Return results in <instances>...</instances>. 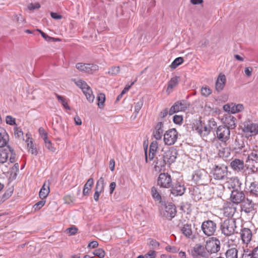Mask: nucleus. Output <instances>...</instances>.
Instances as JSON below:
<instances>
[{
    "label": "nucleus",
    "mask_w": 258,
    "mask_h": 258,
    "mask_svg": "<svg viewBox=\"0 0 258 258\" xmlns=\"http://www.w3.org/2000/svg\"><path fill=\"white\" fill-rule=\"evenodd\" d=\"M177 151L173 147L162 149L156 158L155 169L156 171L165 169L175 161Z\"/></svg>",
    "instance_id": "1"
},
{
    "label": "nucleus",
    "mask_w": 258,
    "mask_h": 258,
    "mask_svg": "<svg viewBox=\"0 0 258 258\" xmlns=\"http://www.w3.org/2000/svg\"><path fill=\"white\" fill-rule=\"evenodd\" d=\"M246 168L252 173H256L258 171V151L253 150L248 154L245 161Z\"/></svg>",
    "instance_id": "2"
},
{
    "label": "nucleus",
    "mask_w": 258,
    "mask_h": 258,
    "mask_svg": "<svg viewBox=\"0 0 258 258\" xmlns=\"http://www.w3.org/2000/svg\"><path fill=\"white\" fill-rule=\"evenodd\" d=\"M236 228V221L234 219L228 218L221 223L220 229L221 232L226 236L233 235Z\"/></svg>",
    "instance_id": "3"
},
{
    "label": "nucleus",
    "mask_w": 258,
    "mask_h": 258,
    "mask_svg": "<svg viewBox=\"0 0 258 258\" xmlns=\"http://www.w3.org/2000/svg\"><path fill=\"white\" fill-rule=\"evenodd\" d=\"M217 228V224L211 220L204 221L201 225L202 231L207 236L214 235L216 232Z\"/></svg>",
    "instance_id": "4"
},
{
    "label": "nucleus",
    "mask_w": 258,
    "mask_h": 258,
    "mask_svg": "<svg viewBox=\"0 0 258 258\" xmlns=\"http://www.w3.org/2000/svg\"><path fill=\"white\" fill-rule=\"evenodd\" d=\"M216 137L221 142L226 144L229 140L230 131L229 127L225 125L218 126L216 131Z\"/></svg>",
    "instance_id": "5"
},
{
    "label": "nucleus",
    "mask_w": 258,
    "mask_h": 258,
    "mask_svg": "<svg viewBox=\"0 0 258 258\" xmlns=\"http://www.w3.org/2000/svg\"><path fill=\"white\" fill-rule=\"evenodd\" d=\"M205 246L210 255L215 253L220 249V241L217 238L212 237L206 241Z\"/></svg>",
    "instance_id": "6"
},
{
    "label": "nucleus",
    "mask_w": 258,
    "mask_h": 258,
    "mask_svg": "<svg viewBox=\"0 0 258 258\" xmlns=\"http://www.w3.org/2000/svg\"><path fill=\"white\" fill-rule=\"evenodd\" d=\"M192 179L200 184H206L210 180L208 173L204 169H200L195 172L192 175Z\"/></svg>",
    "instance_id": "7"
},
{
    "label": "nucleus",
    "mask_w": 258,
    "mask_h": 258,
    "mask_svg": "<svg viewBox=\"0 0 258 258\" xmlns=\"http://www.w3.org/2000/svg\"><path fill=\"white\" fill-rule=\"evenodd\" d=\"M212 172L214 179L217 180L224 179L227 175V167L224 165H216Z\"/></svg>",
    "instance_id": "8"
},
{
    "label": "nucleus",
    "mask_w": 258,
    "mask_h": 258,
    "mask_svg": "<svg viewBox=\"0 0 258 258\" xmlns=\"http://www.w3.org/2000/svg\"><path fill=\"white\" fill-rule=\"evenodd\" d=\"M178 135L175 128L167 131L164 135V142L166 145H174L178 139Z\"/></svg>",
    "instance_id": "9"
},
{
    "label": "nucleus",
    "mask_w": 258,
    "mask_h": 258,
    "mask_svg": "<svg viewBox=\"0 0 258 258\" xmlns=\"http://www.w3.org/2000/svg\"><path fill=\"white\" fill-rule=\"evenodd\" d=\"M191 254L194 258H208L210 254L205 246L197 244L191 251Z\"/></svg>",
    "instance_id": "10"
},
{
    "label": "nucleus",
    "mask_w": 258,
    "mask_h": 258,
    "mask_svg": "<svg viewBox=\"0 0 258 258\" xmlns=\"http://www.w3.org/2000/svg\"><path fill=\"white\" fill-rule=\"evenodd\" d=\"M242 131L249 136L258 135V123L246 121L243 123Z\"/></svg>",
    "instance_id": "11"
},
{
    "label": "nucleus",
    "mask_w": 258,
    "mask_h": 258,
    "mask_svg": "<svg viewBox=\"0 0 258 258\" xmlns=\"http://www.w3.org/2000/svg\"><path fill=\"white\" fill-rule=\"evenodd\" d=\"M157 185L163 188H169L172 185V179L168 173H160L157 179Z\"/></svg>",
    "instance_id": "12"
},
{
    "label": "nucleus",
    "mask_w": 258,
    "mask_h": 258,
    "mask_svg": "<svg viewBox=\"0 0 258 258\" xmlns=\"http://www.w3.org/2000/svg\"><path fill=\"white\" fill-rule=\"evenodd\" d=\"M161 213L166 218L171 219L176 215V209L173 204L169 203L164 205V209L161 211Z\"/></svg>",
    "instance_id": "13"
},
{
    "label": "nucleus",
    "mask_w": 258,
    "mask_h": 258,
    "mask_svg": "<svg viewBox=\"0 0 258 258\" xmlns=\"http://www.w3.org/2000/svg\"><path fill=\"white\" fill-rule=\"evenodd\" d=\"M188 106V104L185 100L177 101L170 108L169 114L171 115L174 113L185 111Z\"/></svg>",
    "instance_id": "14"
},
{
    "label": "nucleus",
    "mask_w": 258,
    "mask_h": 258,
    "mask_svg": "<svg viewBox=\"0 0 258 258\" xmlns=\"http://www.w3.org/2000/svg\"><path fill=\"white\" fill-rule=\"evenodd\" d=\"M76 68L79 71L88 73H91L98 70V66L92 63H77Z\"/></svg>",
    "instance_id": "15"
},
{
    "label": "nucleus",
    "mask_w": 258,
    "mask_h": 258,
    "mask_svg": "<svg viewBox=\"0 0 258 258\" xmlns=\"http://www.w3.org/2000/svg\"><path fill=\"white\" fill-rule=\"evenodd\" d=\"M104 179L101 177L96 183L95 192L94 194V199L96 202L98 201L100 194L104 191Z\"/></svg>",
    "instance_id": "16"
},
{
    "label": "nucleus",
    "mask_w": 258,
    "mask_h": 258,
    "mask_svg": "<svg viewBox=\"0 0 258 258\" xmlns=\"http://www.w3.org/2000/svg\"><path fill=\"white\" fill-rule=\"evenodd\" d=\"M244 198L245 195L243 191H239L238 189H234L232 191L231 198L234 203H240L244 200Z\"/></svg>",
    "instance_id": "17"
},
{
    "label": "nucleus",
    "mask_w": 258,
    "mask_h": 258,
    "mask_svg": "<svg viewBox=\"0 0 258 258\" xmlns=\"http://www.w3.org/2000/svg\"><path fill=\"white\" fill-rule=\"evenodd\" d=\"M240 237L244 244H248L252 238V232L249 228H244L240 231Z\"/></svg>",
    "instance_id": "18"
},
{
    "label": "nucleus",
    "mask_w": 258,
    "mask_h": 258,
    "mask_svg": "<svg viewBox=\"0 0 258 258\" xmlns=\"http://www.w3.org/2000/svg\"><path fill=\"white\" fill-rule=\"evenodd\" d=\"M226 78L224 74H220L215 83V89L217 92L222 91L225 86Z\"/></svg>",
    "instance_id": "19"
},
{
    "label": "nucleus",
    "mask_w": 258,
    "mask_h": 258,
    "mask_svg": "<svg viewBox=\"0 0 258 258\" xmlns=\"http://www.w3.org/2000/svg\"><path fill=\"white\" fill-rule=\"evenodd\" d=\"M184 185L178 182L173 185L172 187L171 193L174 196H182L185 191Z\"/></svg>",
    "instance_id": "20"
},
{
    "label": "nucleus",
    "mask_w": 258,
    "mask_h": 258,
    "mask_svg": "<svg viewBox=\"0 0 258 258\" xmlns=\"http://www.w3.org/2000/svg\"><path fill=\"white\" fill-rule=\"evenodd\" d=\"M230 166L235 171L240 172L243 170L244 163L243 161L241 160L235 159L231 162Z\"/></svg>",
    "instance_id": "21"
},
{
    "label": "nucleus",
    "mask_w": 258,
    "mask_h": 258,
    "mask_svg": "<svg viewBox=\"0 0 258 258\" xmlns=\"http://www.w3.org/2000/svg\"><path fill=\"white\" fill-rule=\"evenodd\" d=\"M164 132V125L162 122H159L155 127L153 136L157 140L161 139Z\"/></svg>",
    "instance_id": "22"
},
{
    "label": "nucleus",
    "mask_w": 258,
    "mask_h": 258,
    "mask_svg": "<svg viewBox=\"0 0 258 258\" xmlns=\"http://www.w3.org/2000/svg\"><path fill=\"white\" fill-rule=\"evenodd\" d=\"M254 204L251 200L247 199L242 205V211L246 213H249L254 211Z\"/></svg>",
    "instance_id": "23"
},
{
    "label": "nucleus",
    "mask_w": 258,
    "mask_h": 258,
    "mask_svg": "<svg viewBox=\"0 0 258 258\" xmlns=\"http://www.w3.org/2000/svg\"><path fill=\"white\" fill-rule=\"evenodd\" d=\"M179 77H174L169 80L168 83V87L166 90L167 94H169L172 92L173 89L176 87L179 83Z\"/></svg>",
    "instance_id": "24"
},
{
    "label": "nucleus",
    "mask_w": 258,
    "mask_h": 258,
    "mask_svg": "<svg viewBox=\"0 0 258 258\" xmlns=\"http://www.w3.org/2000/svg\"><path fill=\"white\" fill-rule=\"evenodd\" d=\"M247 191L250 195L258 197V181L251 182L247 188Z\"/></svg>",
    "instance_id": "25"
},
{
    "label": "nucleus",
    "mask_w": 258,
    "mask_h": 258,
    "mask_svg": "<svg viewBox=\"0 0 258 258\" xmlns=\"http://www.w3.org/2000/svg\"><path fill=\"white\" fill-rule=\"evenodd\" d=\"M49 192V182L46 181L44 183L39 191V196L41 199H45L48 195Z\"/></svg>",
    "instance_id": "26"
},
{
    "label": "nucleus",
    "mask_w": 258,
    "mask_h": 258,
    "mask_svg": "<svg viewBox=\"0 0 258 258\" xmlns=\"http://www.w3.org/2000/svg\"><path fill=\"white\" fill-rule=\"evenodd\" d=\"M182 234L187 238H192L193 234L191 224H185L181 229Z\"/></svg>",
    "instance_id": "27"
},
{
    "label": "nucleus",
    "mask_w": 258,
    "mask_h": 258,
    "mask_svg": "<svg viewBox=\"0 0 258 258\" xmlns=\"http://www.w3.org/2000/svg\"><path fill=\"white\" fill-rule=\"evenodd\" d=\"M8 138V135L6 131L3 128H0V147H4L7 145Z\"/></svg>",
    "instance_id": "28"
},
{
    "label": "nucleus",
    "mask_w": 258,
    "mask_h": 258,
    "mask_svg": "<svg viewBox=\"0 0 258 258\" xmlns=\"http://www.w3.org/2000/svg\"><path fill=\"white\" fill-rule=\"evenodd\" d=\"M9 155L8 147L5 149H0V163L3 164L7 161Z\"/></svg>",
    "instance_id": "29"
},
{
    "label": "nucleus",
    "mask_w": 258,
    "mask_h": 258,
    "mask_svg": "<svg viewBox=\"0 0 258 258\" xmlns=\"http://www.w3.org/2000/svg\"><path fill=\"white\" fill-rule=\"evenodd\" d=\"M94 184V180L92 178H90L84 185L83 194L86 196L91 189V187Z\"/></svg>",
    "instance_id": "30"
},
{
    "label": "nucleus",
    "mask_w": 258,
    "mask_h": 258,
    "mask_svg": "<svg viewBox=\"0 0 258 258\" xmlns=\"http://www.w3.org/2000/svg\"><path fill=\"white\" fill-rule=\"evenodd\" d=\"M83 93L86 96L88 101L90 103H92L94 100L95 96L93 94V92L91 88L89 87L87 89L84 90Z\"/></svg>",
    "instance_id": "31"
},
{
    "label": "nucleus",
    "mask_w": 258,
    "mask_h": 258,
    "mask_svg": "<svg viewBox=\"0 0 258 258\" xmlns=\"http://www.w3.org/2000/svg\"><path fill=\"white\" fill-rule=\"evenodd\" d=\"M227 258H238V250L236 248L228 249L226 253Z\"/></svg>",
    "instance_id": "32"
},
{
    "label": "nucleus",
    "mask_w": 258,
    "mask_h": 258,
    "mask_svg": "<svg viewBox=\"0 0 258 258\" xmlns=\"http://www.w3.org/2000/svg\"><path fill=\"white\" fill-rule=\"evenodd\" d=\"M235 120L236 119L233 116H229L225 120V123L227 127L231 128H234L235 127Z\"/></svg>",
    "instance_id": "33"
},
{
    "label": "nucleus",
    "mask_w": 258,
    "mask_h": 258,
    "mask_svg": "<svg viewBox=\"0 0 258 258\" xmlns=\"http://www.w3.org/2000/svg\"><path fill=\"white\" fill-rule=\"evenodd\" d=\"M151 194L153 198L156 201L161 203V196L157 191L156 187L153 186L151 188Z\"/></svg>",
    "instance_id": "34"
},
{
    "label": "nucleus",
    "mask_w": 258,
    "mask_h": 258,
    "mask_svg": "<svg viewBox=\"0 0 258 258\" xmlns=\"http://www.w3.org/2000/svg\"><path fill=\"white\" fill-rule=\"evenodd\" d=\"M236 211V208L234 207H227L224 209V214L228 217H232Z\"/></svg>",
    "instance_id": "35"
},
{
    "label": "nucleus",
    "mask_w": 258,
    "mask_h": 258,
    "mask_svg": "<svg viewBox=\"0 0 258 258\" xmlns=\"http://www.w3.org/2000/svg\"><path fill=\"white\" fill-rule=\"evenodd\" d=\"M29 139H30V138H29V137H28V140L27 141V148H28V149L29 150V151L32 154H34L35 155H37V153H38L37 150L36 148L35 147H34L32 141L30 140L29 141ZM31 140H32V139H31Z\"/></svg>",
    "instance_id": "36"
},
{
    "label": "nucleus",
    "mask_w": 258,
    "mask_h": 258,
    "mask_svg": "<svg viewBox=\"0 0 258 258\" xmlns=\"http://www.w3.org/2000/svg\"><path fill=\"white\" fill-rule=\"evenodd\" d=\"M244 109V107L242 104H234L231 106V113L234 114L241 112Z\"/></svg>",
    "instance_id": "37"
},
{
    "label": "nucleus",
    "mask_w": 258,
    "mask_h": 258,
    "mask_svg": "<svg viewBox=\"0 0 258 258\" xmlns=\"http://www.w3.org/2000/svg\"><path fill=\"white\" fill-rule=\"evenodd\" d=\"M98 106L99 108H101L104 106V103L105 101V96L103 93H100L98 95L97 97Z\"/></svg>",
    "instance_id": "38"
},
{
    "label": "nucleus",
    "mask_w": 258,
    "mask_h": 258,
    "mask_svg": "<svg viewBox=\"0 0 258 258\" xmlns=\"http://www.w3.org/2000/svg\"><path fill=\"white\" fill-rule=\"evenodd\" d=\"M183 62V58L181 57H178L175 58L170 65V67L172 69H175L178 66Z\"/></svg>",
    "instance_id": "39"
},
{
    "label": "nucleus",
    "mask_w": 258,
    "mask_h": 258,
    "mask_svg": "<svg viewBox=\"0 0 258 258\" xmlns=\"http://www.w3.org/2000/svg\"><path fill=\"white\" fill-rule=\"evenodd\" d=\"M210 128L207 126L202 127L199 131V133L201 137H206L208 136L210 133Z\"/></svg>",
    "instance_id": "40"
},
{
    "label": "nucleus",
    "mask_w": 258,
    "mask_h": 258,
    "mask_svg": "<svg viewBox=\"0 0 258 258\" xmlns=\"http://www.w3.org/2000/svg\"><path fill=\"white\" fill-rule=\"evenodd\" d=\"M212 93L211 89L207 86H203L201 88V94L205 97H208Z\"/></svg>",
    "instance_id": "41"
},
{
    "label": "nucleus",
    "mask_w": 258,
    "mask_h": 258,
    "mask_svg": "<svg viewBox=\"0 0 258 258\" xmlns=\"http://www.w3.org/2000/svg\"><path fill=\"white\" fill-rule=\"evenodd\" d=\"M45 143V147L51 152H55V148L53 147L51 142L48 139L47 137H45V140H44Z\"/></svg>",
    "instance_id": "42"
},
{
    "label": "nucleus",
    "mask_w": 258,
    "mask_h": 258,
    "mask_svg": "<svg viewBox=\"0 0 258 258\" xmlns=\"http://www.w3.org/2000/svg\"><path fill=\"white\" fill-rule=\"evenodd\" d=\"M56 97H57L58 100L60 102H61L62 105L63 106L64 108L70 110V107L68 105V103L66 101V99L62 96H60L59 95L56 94Z\"/></svg>",
    "instance_id": "43"
},
{
    "label": "nucleus",
    "mask_w": 258,
    "mask_h": 258,
    "mask_svg": "<svg viewBox=\"0 0 258 258\" xmlns=\"http://www.w3.org/2000/svg\"><path fill=\"white\" fill-rule=\"evenodd\" d=\"M93 254L99 258H104L105 255V252L102 248H98L94 250Z\"/></svg>",
    "instance_id": "44"
},
{
    "label": "nucleus",
    "mask_w": 258,
    "mask_h": 258,
    "mask_svg": "<svg viewBox=\"0 0 258 258\" xmlns=\"http://www.w3.org/2000/svg\"><path fill=\"white\" fill-rule=\"evenodd\" d=\"M147 149H148L147 146L146 147H144L145 153V159H146V162H148V159L150 161L152 160L154 157L155 155V153H150V152H149V154L148 155Z\"/></svg>",
    "instance_id": "45"
},
{
    "label": "nucleus",
    "mask_w": 258,
    "mask_h": 258,
    "mask_svg": "<svg viewBox=\"0 0 258 258\" xmlns=\"http://www.w3.org/2000/svg\"><path fill=\"white\" fill-rule=\"evenodd\" d=\"M14 134L16 138H20L23 135V133L21 128L19 127L15 126L14 128Z\"/></svg>",
    "instance_id": "46"
},
{
    "label": "nucleus",
    "mask_w": 258,
    "mask_h": 258,
    "mask_svg": "<svg viewBox=\"0 0 258 258\" xmlns=\"http://www.w3.org/2000/svg\"><path fill=\"white\" fill-rule=\"evenodd\" d=\"M76 85L79 86L83 91H84V90H85L86 89H87L89 86L87 84V83L81 80H78L76 83Z\"/></svg>",
    "instance_id": "47"
},
{
    "label": "nucleus",
    "mask_w": 258,
    "mask_h": 258,
    "mask_svg": "<svg viewBox=\"0 0 258 258\" xmlns=\"http://www.w3.org/2000/svg\"><path fill=\"white\" fill-rule=\"evenodd\" d=\"M134 84V82H133L130 85H126L123 90L121 91V93L117 96V100H119L122 97V96L125 94L131 87V86Z\"/></svg>",
    "instance_id": "48"
},
{
    "label": "nucleus",
    "mask_w": 258,
    "mask_h": 258,
    "mask_svg": "<svg viewBox=\"0 0 258 258\" xmlns=\"http://www.w3.org/2000/svg\"><path fill=\"white\" fill-rule=\"evenodd\" d=\"M120 71V69L119 67H112L109 71L108 72V74L114 76L116 75L119 73Z\"/></svg>",
    "instance_id": "49"
},
{
    "label": "nucleus",
    "mask_w": 258,
    "mask_h": 258,
    "mask_svg": "<svg viewBox=\"0 0 258 258\" xmlns=\"http://www.w3.org/2000/svg\"><path fill=\"white\" fill-rule=\"evenodd\" d=\"M45 202L46 201L44 199H41L40 201L37 202L34 205L33 208H34L35 210H39L44 206Z\"/></svg>",
    "instance_id": "50"
},
{
    "label": "nucleus",
    "mask_w": 258,
    "mask_h": 258,
    "mask_svg": "<svg viewBox=\"0 0 258 258\" xmlns=\"http://www.w3.org/2000/svg\"><path fill=\"white\" fill-rule=\"evenodd\" d=\"M158 149V143L156 141L152 142L150 145L149 151L150 153H156Z\"/></svg>",
    "instance_id": "51"
},
{
    "label": "nucleus",
    "mask_w": 258,
    "mask_h": 258,
    "mask_svg": "<svg viewBox=\"0 0 258 258\" xmlns=\"http://www.w3.org/2000/svg\"><path fill=\"white\" fill-rule=\"evenodd\" d=\"M8 150L9 151V153H11V156L10 157V161L11 163H14L15 161L16 154H15L14 151L12 148H11L9 146H8Z\"/></svg>",
    "instance_id": "52"
},
{
    "label": "nucleus",
    "mask_w": 258,
    "mask_h": 258,
    "mask_svg": "<svg viewBox=\"0 0 258 258\" xmlns=\"http://www.w3.org/2000/svg\"><path fill=\"white\" fill-rule=\"evenodd\" d=\"M143 105V101L142 100H140L138 102H137L135 106V111L137 114H138L141 108Z\"/></svg>",
    "instance_id": "53"
},
{
    "label": "nucleus",
    "mask_w": 258,
    "mask_h": 258,
    "mask_svg": "<svg viewBox=\"0 0 258 258\" xmlns=\"http://www.w3.org/2000/svg\"><path fill=\"white\" fill-rule=\"evenodd\" d=\"M63 200L66 204H70L75 201V198L71 195H66L64 197Z\"/></svg>",
    "instance_id": "54"
},
{
    "label": "nucleus",
    "mask_w": 258,
    "mask_h": 258,
    "mask_svg": "<svg viewBox=\"0 0 258 258\" xmlns=\"http://www.w3.org/2000/svg\"><path fill=\"white\" fill-rule=\"evenodd\" d=\"M6 121L7 124L11 125H13L16 124L15 118L10 115H8L6 116Z\"/></svg>",
    "instance_id": "55"
},
{
    "label": "nucleus",
    "mask_w": 258,
    "mask_h": 258,
    "mask_svg": "<svg viewBox=\"0 0 258 258\" xmlns=\"http://www.w3.org/2000/svg\"><path fill=\"white\" fill-rule=\"evenodd\" d=\"M78 228L75 227H71L66 229V232L69 234L70 235H74L78 232Z\"/></svg>",
    "instance_id": "56"
},
{
    "label": "nucleus",
    "mask_w": 258,
    "mask_h": 258,
    "mask_svg": "<svg viewBox=\"0 0 258 258\" xmlns=\"http://www.w3.org/2000/svg\"><path fill=\"white\" fill-rule=\"evenodd\" d=\"M40 8V5L38 3H36L34 4L31 3L28 6V9L30 11L38 9Z\"/></svg>",
    "instance_id": "57"
},
{
    "label": "nucleus",
    "mask_w": 258,
    "mask_h": 258,
    "mask_svg": "<svg viewBox=\"0 0 258 258\" xmlns=\"http://www.w3.org/2000/svg\"><path fill=\"white\" fill-rule=\"evenodd\" d=\"M165 249L167 251L172 252V253H176L179 250V249L177 247H176L175 246H170V245L167 246L165 247Z\"/></svg>",
    "instance_id": "58"
},
{
    "label": "nucleus",
    "mask_w": 258,
    "mask_h": 258,
    "mask_svg": "<svg viewBox=\"0 0 258 258\" xmlns=\"http://www.w3.org/2000/svg\"><path fill=\"white\" fill-rule=\"evenodd\" d=\"M41 34L42 37L47 41H50L51 40H53L54 38L48 36L44 32H42L40 30H37Z\"/></svg>",
    "instance_id": "59"
},
{
    "label": "nucleus",
    "mask_w": 258,
    "mask_h": 258,
    "mask_svg": "<svg viewBox=\"0 0 258 258\" xmlns=\"http://www.w3.org/2000/svg\"><path fill=\"white\" fill-rule=\"evenodd\" d=\"M182 120V117L180 115H175L173 116V120L176 124H180Z\"/></svg>",
    "instance_id": "60"
},
{
    "label": "nucleus",
    "mask_w": 258,
    "mask_h": 258,
    "mask_svg": "<svg viewBox=\"0 0 258 258\" xmlns=\"http://www.w3.org/2000/svg\"><path fill=\"white\" fill-rule=\"evenodd\" d=\"M223 150H224L223 151H219V154L220 156L223 157H228L229 156V155L230 154L228 149L227 148V149L224 148V149H223Z\"/></svg>",
    "instance_id": "61"
},
{
    "label": "nucleus",
    "mask_w": 258,
    "mask_h": 258,
    "mask_svg": "<svg viewBox=\"0 0 258 258\" xmlns=\"http://www.w3.org/2000/svg\"><path fill=\"white\" fill-rule=\"evenodd\" d=\"M156 256V252L154 250H150L145 255L146 258H155Z\"/></svg>",
    "instance_id": "62"
},
{
    "label": "nucleus",
    "mask_w": 258,
    "mask_h": 258,
    "mask_svg": "<svg viewBox=\"0 0 258 258\" xmlns=\"http://www.w3.org/2000/svg\"><path fill=\"white\" fill-rule=\"evenodd\" d=\"M98 246V243L97 241H93L90 242L88 245V248H95Z\"/></svg>",
    "instance_id": "63"
},
{
    "label": "nucleus",
    "mask_w": 258,
    "mask_h": 258,
    "mask_svg": "<svg viewBox=\"0 0 258 258\" xmlns=\"http://www.w3.org/2000/svg\"><path fill=\"white\" fill-rule=\"evenodd\" d=\"M251 251L253 258H258V246L253 248Z\"/></svg>",
    "instance_id": "64"
}]
</instances>
